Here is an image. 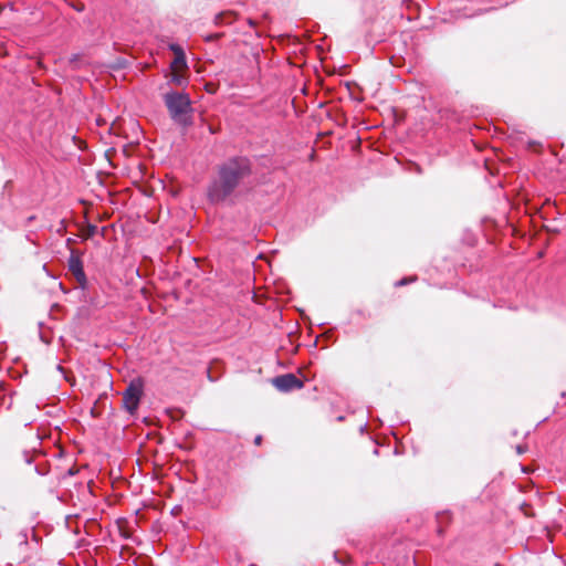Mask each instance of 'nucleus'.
Here are the masks:
<instances>
[{"label":"nucleus","instance_id":"obj_1","mask_svg":"<svg viewBox=\"0 0 566 566\" xmlns=\"http://www.w3.org/2000/svg\"><path fill=\"white\" fill-rule=\"evenodd\" d=\"M250 174L249 159L235 157L227 160L219 166L217 177L208 188L209 200L214 203L224 201Z\"/></svg>","mask_w":566,"mask_h":566},{"label":"nucleus","instance_id":"obj_2","mask_svg":"<svg viewBox=\"0 0 566 566\" xmlns=\"http://www.w3.org/2000/svg\"><path fill=\"white\" fill-rule=\"evenodd\" d=\"M165 104L171 118L182 125L191 124V101L188 94L180 92H170L165 95Z\"/></svg>","mask_w":566,"mask_h":566},{"label":"nucleus","instance_id":"obj_3","mask_svg":"<svg viewBox=\"0 0 566 566\" xmlns=\"http://www.w3.org/2000/svg\"><path fill=\"white\" fill-rule=\"evenodd\" d=\"M143 396V385L140 382H130L123 394V406L127 412L134 415L138 409Z\"/></svg>","mask_w":566,"mask_h":566},{"label":"nucleus","instance_id":"obj_4","mask_svg":"<svg viewBox=\"0 0 566 566\" xmlns=\"http://www.w3.org/2000/svg\"><path fill=\"white\" fill-rule=\"evenodd\" d=\"M273 384L281 391H291L303 387V381L293 374L277 376L274 378Z\"/></svg>","mask_w":566,"mask_h":566},{"label":"nucleus","instance_id":"obj_5","mask_svg":"<svg viewBox=\"0 0 566 566\" xmlns=\"http://www.w3.org/2000/svg\"><path fill=\"white\" fill-rule=\"evenodd\" d=\"M69 270L81 285L86 283V275L83 269V263L78 256L72 255L70 258Z\"/></svg>","mask_w":566,"mask_h":566},{"label":"nucleus","instance_id":"obj_6","mask_svg":"<svg viewBox=\"0 0 566 566\" xmlns=\"http://www.w3.org/2000/svg\"><path fill=\"white\" fill-rule=\"evenodd\" d=\"M172 51L175 52V59L171 63V67L175 71H179L187 66L186 63V56L184 51L179 46H171Z\"/></svg>","mask_w":566,"mask_h":566},{"label":"nucleus","instance_id":"obj_7","mask_svg":"<svg viewBox=\"0 0 566 566\" xmlns=\"http://www.w3.org/2000/svg\"><path fill=\"white\" fill-rule=\"evenodd\" d=\"M234 15L231 12H222L217 15V23H232Z\"/></svg>","mask_w":566,"mask_h":566},{"label":"nucleus","instance_id":"obj_8","mask_svg":"<svg viewBox=\"0 0 566 566\" xmlns=\"http://www.w3.org/2000/svg\"><path fill=\"white\" fill-rule=\"evenodd\" d=\"M33 453H31L30 451H22L21 453L18 454V460H21L27 464H31L33 462Z\"/></svg>","mask_w":566,"mask_h":566},{"label":"nucleus","instance_id":"obj_9","mask_svg":"<svg viewBox=\"0 0 566 566\" xmlns=\"http://www.w3.org/2000/svg\"><path fill=\"white\" fill-rule=\"evenodd\" d=\"M171 82L176 83L177 85H182L185 83V77L178 74L176 71L171 75Z\"/></svg>","mask_w":566,"mask_h":566},{"label":"nucleus","instance_id":"obj_10","mask_svg":"<svg viewBox=\"0 0 566 566\" xmlns=\"http://www.w3.org/2000/svg\"><path fill=\"white\" fill-rule=\"evenodd\" d=\"M411 281H415V279H413V277H412V279H410V280H408V279H402V280H400V281H398V282L396 283V286H403V285L408 284V282H411Z\"/></svg>","mask_w":566,"mask_h":566},{"label":"nucleus","instance_id":"obj_11","mask_svg":"<svg viewBox=\"0 0 566 566\" xmlns=\"http://www.w3.org/2000/svg\"><path fill=\"white\" fill-rule=\"evenodd\" d=\"M525 451H526V447L521 446V444L516 447V452L518 454H523Z\"/></svg>","mask_w":566,"mask_h":566},{"label":"nucleus","instance_id":"obj_12","mask_svg":"<svg viewBox=\"0 0 566 566\" xmlns=\"http://www.w3.org/2000/svg\"><path fill=\"white\" fill-rule=\"evenodd\" d=\"M261 442H262V437H261V436H256V437H255V439H254V443H255L256 446H260V444H261Z\"/></svg>","mask_w":566,"mask_h":566},{"label":"nucleus","instance_id":"obj_13","mask_svg":"<svg viewBox=\"0 0 566 566\" xmlns=\"http://www.w3.org/2000/svg\"><path fill=\"white\" fill-rule=\"evenodd\" d=\"M96 226H91L90 227V233L93 234L95 231H96Z\"/></svg>","mask_w":566,"mask_h":566},{"label":"nucleus","instance_id":"obj_14","mask_svg":"<svg viewBox=\"0 0 566 566\" xmlns=\"http://www.w3.org/2000/svg\"><path fill=\"white\" fill-rule=\"evenodd\" d=\"M495 566H500L499 564H495Z\"/></svg>","mask_w":566,"mask_h":566}]
</instances>
